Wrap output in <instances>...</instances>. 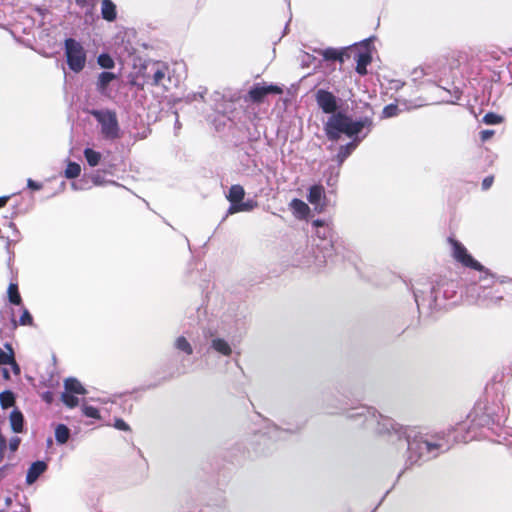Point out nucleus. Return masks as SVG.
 <instances>
[{"instance_id":"f257e3e1","label":"nucleus","mask_w":512,"mask_h":512,"mask_svg":"<svg viewBox=\"0 0 512 512\" xmlns=\"http://www.w3.org/2000/svg\"><path fill=\"white\" fill-rule=\"evenodd\" d=\"M315 100L323 113L331 115L324 123V132L328 140L335 142L340 139L342 134L352 138L363 129H367V133L372 130L373 119L371 117L366 116L353 120L346 113L337 112L338 100L332 92L319 89L315 93Z\"/></svg>"},{"instance_id":"f03ea898","label":"nucleus","mask_w":512,"mask_h":512,"mask_svg":"<svg viewBox=\"0 0 512 512\" xmlns=\"http://www.w3.org/2000/svg\"><path fill=\"white\" fill-rule=\"evenodd\" d=\"M477 300L484 306L498 304L504 298V287L501 282L493 276H486L481 279Z\"/></svg>"},{"instance_id":"7ed1b4c3","label":"nucleus","mask_w":512,"mask_h":512,"mask_svg":"<svg viewBox=\"0 0 512 512\" xmlns=\"http://www.w3.org/2000/svg\"><path fill=\"white\" fill-rule=\"evenodd\" d=\"M64 50L69 69L80 73L87 62V52L83 45L74 38H67L64 41Z\"/></svg>"},{"instance_id":"20e7f679","label":"nucleus","mask_w":512,"mask_h":512,"mask_svg":"<svg viewBox=\"0 0 512 512\" xmlns=\"http://www.w3.org/2000/svg\"><path fill=\"white\" fill-rule=\"evenodd\" d=\"M90 114L97 120L101 126V134L106 140H115L120 138V127L115 111L112 110H92Z\"/></svg>"},{"instance_id":"39448f33","label":"nucleus","mask_w":512,"mask_h":512,"mask_svg":"<svg viewBox=\"0 0 512 512\" xmlns=\"http://www.w3.org/2000/svg\"><path fill=\"white\" fill-rule=\"evenodd\" d=\"M446 446L443 440H429L423 437H415L409 442L408 448L411 453H416L418 458L430 459L436 457Z\"/></svg>"},{"instance_id":"423d86ee","label":"nucleus","mask_w":512,"mask_h":512,"mask_svg":"<svg viewBox=\"0 0 512 512\" xmlns=\"http://www.w3.org/2000/svg\"><path fill=\"white\" fill-rule=\"evenodd\" d=\"M448 243L452 247V257L462 266L482 272L484 266L475 260L467 251L466 247L453 237L448 238Z\"/></svg>"},{"instance_id":"0eeeda50","label":"nucleus","mask_w":512,"mask_h":512,"mask_svg":"<svg viewBox=\"0 0 512 512\" xmlns=\"http://www.w3.org/2000/svg\"><path fill=\"white\" fill-rule=\"evenodd\" d=\"M226 197L227 200L231 203L229 208L230 213L251 211L257 206V202L253 200L243 202L245 197V190L239 184L232 185Z\"/></svg>"},{"instance_id":"6e6552de","label":"nucleus","mask_w":512,"mask_h":512,"mask_svg":"<svg viewBox=\"0 0 512 512\" xmlns=\"http://www.w3.org/2000/svg\"><path fill=\"white\" fill-rule=\"evenodd\" d=\"M283 93V89L274 84L270 85H261L259 83L255 84L244 97L246 102H252L256 104H260L264 101L265 97L269 94L281 95Z\"/></svg>"},{"instance_id":"1a4fd4ad","label":"nucleus","mask_w":512,"mask_h":512,"mask_svg":"<svg viewBox=\"0 0 512 512\" xmlns=\"http://www.w3.org/2000/svg\"><path fill=\"white\" fill-rule=\"evenodd\" d=\"M315 52L320 55L326 61H338L340 64H343L345 59L351 58L352 52L350 48H326V49H318Z\"/></svg>"},{"instance_id":"9d476101","label":"nucleus","mask_w":512,"mask_h":512,"mask_svg":"<svg viewBox=\"0 0 512 512\" xmlns=\"http://www.w3.org/2000/svg\"><path fill=\"white\" fill-rule=\"evenodd\" d=\"M350 50L353 51L351 57H353V59L356 61V72L361 76L366 75L367 66L372 61L370 52H361L354 48H350Z\"/></svg>"},{"instance_id":"9b49d317","label":"nucleus","mask_w":512,"mask_h":512,"mask_svg":"<svg viewBox=\"0 0 512 512\" xmlns=\"http://www.w3.org/2000/svg\"><path fill=\"white\" fill-rule=\"evenodd\" d=\"M46 470L47 464L44 461L33 462L26 474L27 484H33Z\"/></svg>"},{"instance_id":"f8f14e48","label":"nucleus","mask_w":512,"mask_h":512,"mask_svg":"<svg viewBox=\"0 0 512 512\" xmlns=\"http://www.w3.org/2000/svg\"><path fill=\"white\" fill-rule=\"evenodd\" d=\"M5 348L8 350L7 352L0 349V365H11L14 373L19 374L20 368L15 360L12 346L10 344H6Z\"/></svg>"},{"instance_id":"ddd939ff","label":"nucleus","mask_w":512,"mask_h":512,"mask_svg":"<svg viewBox=\"0 0 512 512\" xmlns=\"http://www.w3.org/2000/svg\"><path fill=\"white\" fill-rule=\"evenodd\" d=\"M101 16L108 22H113L117 18L116 5L112 0H102L101 2Z\"/></svg>"},{"instance_id":"4468645a","label":"nucleus","mask_w":512,"mask_h":512,"mask_svg":"<svg viewBox=\"0 0 512 512\" xmlns=\"http://www.w3.org/2000/svg\"><path fill=\"white\" fill-rule=\"evenodd\" d=\"M117 78L113 72H101L98 76L96 89L101 94H105L110 83Z\"/></svg>"},{"instance_id":"2eb2a0df","label":"nucleus","mask_w":512,"mask_h":512,"mask_svg":"<svg viewBox=\"0 0 512 512\" xmlns=\"http://www.w3.org/2000/svg\"><path fill=\"white\" fill-rule=\"evenodd\" d=\"M323 198H325V190L322 185L316 184L310 187L307 199L312 205L320 204Z\"/></svg>"},{"instance_id":"dca6fc26","label":"nucleus","mask_w":512,"mask_h":512,"mask_svg":"<svg viewBox=\"0 0 512 512\" xmlns=\"http://www.w3.org/2000/svg\"><path fill=\"white\" fill-rule=\"evenodd\" d=\"M65 391L74 393L77 395L86 394V389L76 378H67L64 382Z\"/></svg>"},{"instance_id":"f3484780","label":"nucleus","mask_w":512,"mask_h":512,"mask_svg":"<svg viewBox=\"0 0 512 512\" xmlns=\"http://www.w3.org/2000/svg\"><path fill=\"white\" fill-rule=\"evenodd\" d=\"M11 428L15 433H21L24 426V417L21 411L13 410L10 414Z\"/></svg>"},{"instance_id":"a211bd4d","label":"nucleus","mask_w":512,"mask_h":512,"mask_svg":"<svg viewBox=\"0 0 512 512\" xmlns=\"http://www.w3.org/2000/svg\"><path fill=\"white\" fill-rule=\"evenodd\" d=\"M357 136H358V134L356 136H354L355 137L354 141L349 142L348 144L343 145L339 148V152H338L337 156L340 161L345 160L358 146V143L361 141V139L357 138Z\"/></svg>"},{"instance_id":"6ab92c4d","label":"nucleus","mask_w":512,"mask_h":512,"mask_svg":"<svg viewBox=\"0 0 512 512\" xmlns=\"http://www.w3.org/2000/svg\"><path fill=\"white\" fill-rule=\"evenodd\" d=\"M290 208L293 210L294 214L301 217H305L309 212V206L304 201L297 198L290 202Z\"/></svg>"},{"instance_id":"aec40b11","label":"nucleus","mask_w":512,"mask_h":512,"mask_svg":"<svg viewBox=\"0 0 512 512\" xmlns=\"http://www.w3.org/2000/svg\"><path fill=\"white\" fill-rule=\"evenodd\" d=\"M212 347L214 350H216L218 353L224 356H230L232 353L230 345L224 339L221 338L212 340Z\"/></svg>"},{"instance_id":"412c9836","label":"nucleus","mask_w":512,"mask_h":512,"mask_svg":"<svg viewBox=\"0 0 512 512\" xmlns=\"http://www.w3.org/2000/svg\"><path fill=\"white\" fill-rule=\"evenodd\" d=\"M8 299L10 303L14 305H20L22 303V298L18 290V284L17 283H10L8 286Z\"/></svg>"},{"instance_id":"4be33fe9","label":"nucleus","mask_w":512,"mask_h":512,"mask_svg":"<svg viewBox=\"0 0 512 512\" xmlns=\"http://www.w3.org/2000/svg\"><path fill=\"white\" fill-rule=\"evenodd\" d=\"M84 157L91 167H95L100 163L102 156L100 152L95 151L91 148H86L84 150Z\"/></svg>"},{"instance_id":"5701e85b","label":"nucleus","mask_w":512,"mask_h":512,"mask_svg":"<svg viewBox=\"0 0 512 512\" xmlns=\"http://www.w3.org/2000/svg\"><path fill=\"white\" fill-rule=\"evenodd\" d=\"M70 436V431L67 426L63 424H59L55 429V438L56 441L60 444H64L68 441Z\"/></svg>"},{"instance_id":"b1692460","label":"nucleus","mask_w":512,"mask_h":512,"mask_svg":"<svg viewBox=\"0 0 512 512\" xmlns=\"http://www.w3.org/2000/svg\"><path fill=\"white\" fill-rule=\"evenodd\" d=\"M80 173H81L80 165L76 162H69L65 169L64 175L68 179H74V178H77L80 175Z\"/></svg>"},{"instance_id":"393cba45","label":"nucleus","mask_w":512,"mask_h":512,"mask_svg":"<svg viewBox=\"0 0 512 512\" xmlns=\"http://www.w3.org/2000/svg\"><path fill=\"white\" fill-rule=\"evenodd\" d=\"M14 403L15 397L11 391H4L0 393V405L3 409L13 406Z\"/></svg>"},{"instance_id":"a878e982","label":"nucleus","mask_w":512,"mask_h":512,"mask_svg":"<svg viewBox=\"0 0 512 512\" xmlns=\"http://www.w3.org/2000/svg\"><path fill=\"white\" fill-rule=\"evenodd\" d=\"M166 71H167V67L166 66H159L157 65L154 73H153V76H152V82L151 84L153 86H158L160 85V83L162 82V80L165 78L166 76Z\"/></svg>"},{"instance_id":"bb28decb","label":"nucleus","mask_w":512,"mask_h":512,"mask_svg":"<svg viewBox=\"0 0 512 512\" xmlns=\"http://www.w3.org/2000/svg\"><path fill=\"white\" fill-rule=\"evenodd\" d=\"M97 62L104 69H112L115 66L113 58L107 53L100 54L97 58Z\"/></svg>"},{"instance_id":"cd10ccee","label":"nucleus","mask_w":512,"mask_h":512,"mask_svg":"<svg viewBox=\"0 0 512 512\" xmlns=\"http://www.w3.org/2000/svg\"><path fill=\"white\" fill-rule=\"evenodd\" d=\"M61 400L69 408H74V407L78 406V404H79V400L74 395V393H70V392H67V391H64L62 393Z\"/></svg>"},{"instance_id":"c85d7f7f","label":"nucleus","mask_w":512,"mask_h":512,"mask_svg":"<svg viewBox=\"0 0 512 512\" xmlns=\"http://www.w3.org/2000/svg\"><path fill=\"white\" fill-rule=\"evenodd\" d=\"M175 345L177 349L185 352L187 355H191L193 353V349L190 343L184 336L178 337L176 339Z\"/></svg>"},{"instance_id":"c756f323","label":"nucleus","mask_w":512,"mask_h":512,"mask_svg":"<svg viewBox=\"0 0 512 512\" xmlns=\"http://www.w3.org/2000/svg\"><path fill=\"white\" fill-rule=\"evenodd\" d=\"M503 121V118L495 113L489 112L484 115L483 122L487 125H496Z\"/></svg>"},{"instance_id":"7c9ffc66","label":"nucleus","mask_w":512,"mask_h":512,"mask_svg":"<svg viewBox=\"0 0 512 512\" xmlns=\"http://www.w3.org/2000/svg\"><path fill=\"white\" fill-rule=\"evenodd\" d=\"M18 323L21 326H33V324H34L33 317L30 314V312L28 311V309L23 308L22 315L19 318Z\"/></svg>"},{"instance_id":"2f4dec72","label":"nucleus","mask_w":512,"mask_h":512,"mask_svg":"<svg viewBox=\"0 0 512 512\" xmlns=\"http://www.w3.org/2000/svg\"><path fill=\"white\" fill-rule=\"evenodd\" d=\"M398 112H399V108L396 104H389L383 108L382 117L383 118H391V117L397 116Z\"/></svg>"},{"instance_id":"473e14b6","label":"nucleus","mask_w":512,"mask_h":512,"mask_svg":"<svg viewBox=\"0 0 512 512\" xmlns=\"http://www.w3.org/2000/svg\"><path fill=\"white\" fill-rule=\"evenodd\" d=\"M82 412L88 418L100 419V412L94 406L84 405L82 407Z\"/></svg>"},{"instance_id":"72a5a7b5","label":"nucleus","mask_w":512,"mask_h":512,"mask_svg":"<svg viewBox=\"0 0 512 512\" xmlns=\"http://www.w3.org/2000/svg\"><path fill=\"white\" fill-rule=\"evenodd\" d=\"M114 427L121 431H130L129 425L123 419H116L114 423Z\"/></svg>"},{"instance_id":"f704fd0d","label":"nucleus","mask_w":512,"mask_h":512,"mask_svg":"<svg viewBox=\"0 0 512 512\" xmlns=\"http://www.w3.org/2000/svg\"><path fill=\"white\" fill-rule=\"evenodd\" d=\"M20 438L19 437H13L10 442H9V449L12 451V452H15L17 451V449L19 448V445H20Z\"/></svg>"},{"instance_id":"c9c22d12","label":"nucleus","mask_w":512,"mask_h":512,"mask_svg":"<svg viewBox=\"0 0 512 512\" xmlns=\"http://www.w3.org/2000/svg\"><path fill=\"white\" fill-rule=\"evenodd\" d=\"M493 182H494V177L492 175L485 177L482 181V189L483 190L489 189L492 186Z\"/></svg>"},{"instance_id":"e433bc0d","label":"nucleus","mask_w":512,"mask_h":512,"mask_svg":"<svg viewBox=\"0 0 512 512\" xmlns=\"http://www.w3.org/2000/svg\"><path fill=\"white\" fill-rule=\"evenodd\" d=\"M7 443L6 439L3 435L0 434V462L3 460L4 451L6 449Z\"/></svg>"},{"instance_id":"4c0bfd02","label":"nucleus","mask_w":512,"mask_h":512,"mask_svg":"<svg viewBox=\"0 0 512 512\" xmlns=\"http://www.w3.org/2000/svg\"><path fill=\"white\" fill-rule=\"evenodd\" d=\"M494 135L493 130H483L480 132V139L484 142L489 140Z\"/></svg>"},{"instance_id":"58836bf2","label":"nucleus","mask_w":512,"mask_h":512,"mask_svg":"<svg viewBox=\"0 0 512 512\" xmlns=\"http://www.w3.org/2000/svg\"><path fill=\"white\" fill-rule=\"evenodd\" d=\"M27 185L32 190H40L42 188V184L41 183L35 182L32 179H28Z\"/></svg>"},{"instance_id":"ea45409f","label":"nucleus","mask_w":512,"mask_h":512,"mask_svg":"<svg viewBox=\"0 0 512 512\" xmlns=\"http://www.w3.org/2000/svg\"><path fill=\"white\" fill-rule=\"evenodd\" d=\"M53 399L52 393L46 392L43 394V400H45L47 403H51Z\"/></svg>"},{"instance_id":"a19ab883","label":"nucleus","mask_w":512,"mask_h":512,"mask_svg":"<svg viewBox=\"0 0 512 512\" xmlns=\"http://www.w3.org/2000/svg\"><path fill=\"white\" fill-rule=\"evenodd\" d=\"M9 200V196L0 197V208L4 207Z\"/></svg>"},{"instance_id":"79ce46f5","label":"nucleus","mask_w":512,"mask_h":512,"mask_svg":"<svg viewBox=\"0 0 512 512\" xmlns=\"http://www.w3.org/2000/svg\"><path fill=\"white\" fill-rule=\"evenodd\" d=\"M75 3L79 6V7H85L87 5V0H75Z\"/></svg>"},{"instance_id":"37998d69","label":"nucleus","mask_w":512,"mask_h":512,"mask_svg":"<svg viewBox=\"0 0 512 512\" xmlns=\"http://www.w3.org/2000/svg\"><path fill=\"white\" fill-rule=\"evenodd\" d=\"M314 224H315V225H317V226H318V225H322V223H321V221H320V220H316V221L314 222Z\"/></svg>"}]
</instances>
